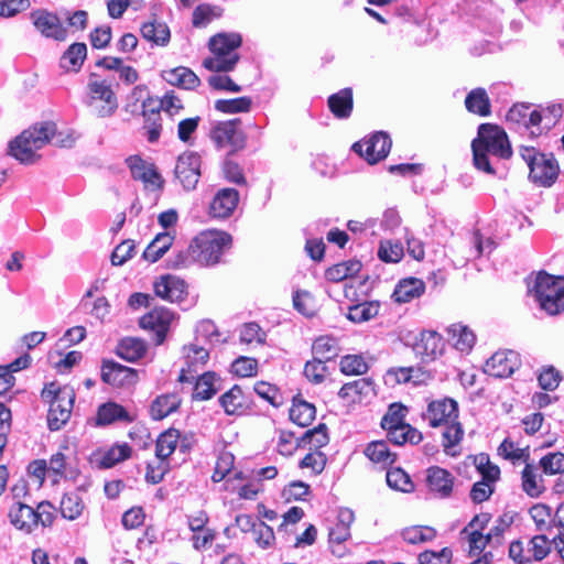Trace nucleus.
<instances>
[{"label": "nucleus", "instance_id": "obj_1", "mask_svg": "<svg viewBox=\"0 0 564 564\" xmlns=\"http://www.w3.org/2000/svg\"><path fill=\"white\" fill-rule=\"evenodd\" d=\"M75 139L69 132L57 131L54 121L36 122L23 130L9 142L8 154L23 164H32L40 159L36 151L52 142L59 148L72 147Z\"/></svg>", "mask_w": 564, "mask_h": 564}, {"label": "nucleus", "instance_id": "obj_2", "mask_svg": "<svg viewBox=\"0 0 564 564\" xmlns=\"http://www.w3.org/2000/svg\"><path fill=\"white\" fill-rule=\"evenodd\" d=\"M471 150L476 169L490 175H495L496 171L489 162V153L503 160L512 155L507 132L495 123H481L478 127V135L471 141Z\"/></svg>", "mask_w": 564, "mask_h": 564}, {"label": "nucleus", "instance_id": "obj_3", "mask_svg": "<svg viewBox=\"0 0 564 564\" xmlns=\"http://www.w3.org/2000/svg\"><path fill=\"white\" fill-rule=\"evenodd\" d=\"M242 36L236 32H220L208 40L210 55L203 61V66L213 73H228L235 69L240 55Z\"/></svg>", "mask_w": 564, "mask_h": 564}, {"label": "nucleus", "instance_id": "obj_4", "mask_svg": "<svg viewBox=\"0 0 564 564\" xmlns=\"http://www.w3.org/2000/svg\"><path fill=\"white\" fill-rule=\"evenodd\" d=\"M56 509L50 501H41L36 508L26 502L11 503L8 509L10 523L19 531L32 533L39 525L48 528L56 518Z\"/></svg>", "mask_w": 564, "mask_h": 564}, {"label": "nucleus", "instance_id": "obj_5", "mask_svg": "<svg viewBox=\"0 0 564 564\" xmlns=\"http://www.w3.org/2000/svg\"><path fill=\"white\" fill-rule=\"evenodd\" d=\"M86 106L96 118H109L119 108V99L110 79L91 73L86 85Z\"/></svg>", "mask_w": 564, "mask_h": 564}, {"label": "nucleus", "instance_id": "obj_6", "mask_svg": "<svg viewBox=\"0 0 564 564\" xmlns=\"http://www.w3.org/2000/svg\"><path fill=\"white\" fill-rule=\"evenodd\" d=\"M232 247V236L224 230L209 229L202 231L191 242L188 250L192 257L204 265L220 262L225 251Z\"/></svg>", "mask_w": 564, "mask_h": 564}, {"label": "nucleus", "instance_id": "obj_7", "mask_svg": "<svg viewBox=\"0 0 564 564\" xmlns=\"http://www.w3.org/2000/svg\"><path fill=\"white\" fill-rule=\"evenodd\" d=\"M41 397L50 403L47 425L51 431H58L70 417L75 392L69 387H59L53 381L42 389Z\"/></svg>", "mask_w": 564, "mask_h": 564}, {"label": "nucleus", "instance_id": "obj_8", "mask_svg": "<svg viewBox=\"0 0 564 564\" xmlns=\"http://www.w3.org/2000/svg\"><path fill=\"white\" fill-rule=\"evenodd\" d=\"M476 467L481 476L480 480L473 484L469 498L475 505L488 501L496 491V484L500 480L501 471L498 465L491 463L486 453L468 455L464 462Z\"/></svg>", "mask_w": 564, "mask_h": 564}, {"label": "nucleus", "instance_id": "obj_9", "mask_svg": "<svg viewBox=\"0 0 564 564\" xmlns=\"http://www.w3.org/2000/svg\"><path fill=\"white\" fill-rule=\"evenodd\" d=\"M532 292L541 310L547 314L558 315L564 311V276L540 271Z\"/></svg>", "mask_w": 564, "mask_h": 564}, {"label": "nucleus", "instance_id": "obj_10", "mask_svg": "<svg viewBox=\"0 0 564 564\" xmlns=\"http://www.w3.org/2000/svg\"><path fill=\"white\" fill-rule=\"evenodd\" d=\"M239 118L219 121L210 130V139L218 149L229 147V154L243 150L247 145V134L241 128Z\"/></svg>", "mask_w": 564, "mask_h": 564}, {"label": "nucleus", "instance_id": "obj_11", "mask_svg": "<svg viewBox=\"0 0 564 564\" xmlns=\"http://www.w3.org/2000/svg\"><path fill=\"white\" fill-rule=\"evenodd\" d=\"M392 147L387 132L377 131L369 139L352 144L354 152L364 158L369 164H376L388 156Z\"/></svg>", "mask_w": 564, "mask_h": 564}, {"label": "nucleus", "instance_id": "obj_12", "mask_svg": "<svg viewBox=\"0 0 564 564\" xmlns=\"http://www.w3.org/2000/svg\"><path fill=\"white\" fill-rule=\"evenodd\" d=\"M126 164L134 181L142 182L145 189L161 191L164 186V178L159 173L154 163L143 160L140 155H130Z\"/></svg>", "mask_w": 564, "mask_h": 564}, {"label": "nucleus", "instance_id": "obj_13", "mask_svg": "<svg viewBox=\"0 0 564 564\" xmlns=\"http://www.w3.org/2000/svg\"><path fill=\"white\" fill-rule=\"evenodd\" d=\"M100 378L104 383L112 388H130L139 382L137 369L123 366L113 360L104 359L101 364Z\"/></svg>", "mask_w": 564, "mask_h": 564}, {"label": "nucleus", "instance_id": "obj_14", "mask_svg": "<svg viewBox=\"0 0 564 564\" xmlns=\"http://www.w3.org/2000/svg\"><path fill=\"white\" fill-rule=\"evenodd\" d=\"M422 417L427 421L431 427H440L459 417L458 403L456 400L448 397L432 400L427 403Z\"/></svg>", "mask_w": 564, "mask_h": 564}, {"label": "nucleus", "instance_id": "obj_15", "mask_svg": "<svg viewBox=\"0 0 564 564\" xmlns=\"http://www.w3.org/2000/svg\"><path fill=\"white\" fill-rule=\"evenodd\" d=\"M200 167L202 158L198 153L187 151L178 156L174 174L184 189L193 191L196 188L200 178Z\"/></svg>", "mask_w": 564, "mask_h": 564}, {"label": "nucleus", "instance_id": "obj_16", "mask_svg": "<svg viewBox=\"0 0 564 564\" xmlns=\"http://www.w3.org/2000/svg\"><path fill=\"white\" fill-rule=\"evenodd\" d=\"M174 318L173 313L165 307H154L139 319L141 328L154 334V343L161 345L166 338L171 323Z\"/></svg>", "mask_w": 564, "mask_h": 564}, {"label": "nucleus", "instance_id": "obj_17", "mask_svg": "<svg viewBox=\"0 0 564 564\" xmlns=\"http://www.w3.org/2000/svg\"><path fill=\"white\" fill-rule=\"evenodd\" d=\"M218 402L228 416H242L253 409V400L249 393H246L241 386L234 384L224 392Z\"/></svg>", "mask_w": 564, "mask_h": 564}, {"label": "nucleus", "instance_id": "obj_18", "mask_svg": "<svg viewBox=\"0 0 564 564\" xmlns=\"http://www.w3.org/2000/svg\"><path fill=\"white\" fill-rule=\"evenodd\" d=\"M31 20L34 28L44 37L59 42L66 40L67 30L56 13L46 9H37L31 13Z\"/></svg>", "mask_w": 564, "mask_h": 564}, {"label": "nucleus", "instance_id": "obj_19", "mask_svg": "<svg viewBox=\"0 0 564 564\" xmlns=\"http://www.w3.org/2000/svg\"><path fill=\"white\" fill-rule=\"evenodd\" d=\"M521 365L519 354L513 350H498L485 364L484 371L495 378L510 377Z\"/></svg>", "mask_w": 564, "mask_h": 564}, {"label": "nucleus", "instance_id": "obj_20", "mask_svg": "<svg viewBox=\"0 0 564 564\" xmlns=\"http://www.w3.org/2000/svg\"><path fill=\"white\" fill-rule=\"evenodd\" d=\"M455 476L440 466H431L426 469V486L429 492L441 499L452 497L455 487Z\"/></svg>", "mask_w": 564, "mask_h": 564}, {"label": "nucleus", "instance_id": "obj_21", "mask_svg": "<svg viewBox=\"0 0 564 564\" xmlns=\"http://www.w3.org/2000/svg\"><path fill=\"white\" fill-rule=\"evenodd\" d=\"M185 367L178 373L180 383H191L195 379L198 369L203 368L209 360V351L195 344L184 346Z\"/></svg>", "mask_w": 564, "mask_h": 564}, {"label": "nucleus", "instance_id": "obj_22", "mask_svg": "<svg viewBox=\"0 0 564 564\" xmlns=\"http://www.w3.org/2000/svg\"><path fill=\"white\" fill-rule=\"evenodd\" d=\"M560 166L553 154L542 153L530 169L529 176L533 183L543 186H552L558 176Z\"/></svg>", "mask_w": 564, "mask_h": 564}, {"label": "nucleus", "instance_id": "obj_23", "mask_svg": "<svg viewBox=\"0 0 564 564\" xmlns=\"http://www.w3.org/2000/svg\"><path fill=\"white\" fill-rule=\"evenodd\" d=\"M239 199L237 189L230 187L219 189L209 204V216L216 219L229 218L236 210Z\"/></svg>", "mask_w": 564, "mask_h": 564}, {"label": "nucleus", "instance_id": "obj_24", "mask_svg": "<svg viewBox=\"0 0 564 564\" xmlns=\"http://www.w3.org/2000/svg\"><path fill=\"white\" fill-rule=\"evenodd\" d=\"M491 513L480 512L475 514L467 525L462 530V534H467L469 544V553L480 554L485 549L482 539V531L488 527L491 521Z\"/></svg>", "mask_w": 564, "mask_h": 564}, {"label": "nucleus", "instance_id": "obj_25", "mask_svg": "<svg viewBox=\"0 0 564 564\" xmlns=\"http://www.w3.org/2000/svg\"><path fill=\"white\" fill-rule=\"evenodd\" d=\"M413 350L422 360H434L443 354V337L435 330H423L416 338Z\"/></svg>", "mask_w": 564, "mask_h": 564}, {"label": "nucleus", "instance_id": "obj_26", "mask_svg": "<svg viewBox=\"0 0 564 564\" xmlns=\"http://www.w3.org/2000/svg\"><path fill=\"white\" fill-rule=\"evenodd\" d=\"M152 101V96L147 97L142 101V111L141 116L143 118V134L147 137V140L150 143H155L159 141L162 133V118L161 111L155 108Z\"/></svg>", "mask_w": 564, "mask_h": 564}, {"label": "nucleus", "instance_id": "obj_27", "mask_svg": "<svg viewBox=\"0 0 564 564\" xmlns=\"http://www.w3.org/2000/svg\"><path fill=\"white\" fill-rule=\"evenodd\" d=\"M155 294L169 302H181L187 295L186 283L174 275L166 274L154 282Z\"/></svg>", "mask_w": 564, "mask_h": 564}, {"label": "nucleus", "instance_id": "obj_28", "mask_svg": "<svg viewBox=\"0 0 564 564\" xmlns=\"http://www.w3.org/2000/svg\"><path fill=\"white\" fill-rule=\"evenodd\" d=\"M95 420L96 425L106 426L115 422L132 423L135 416L130 414L123 405L108 401L98 406Z\"/></svg>", "mask_w": 564, "mask_h": 564}, {"label": "nucleus", "instance_id": "obj_29", "mask_svg": "<svg viewBox=\"0 0 564 564\" xmlns=\"http://www.w3.org/2000/svg\"><path fill=\"white\" fill-rule=\"evenodd\" d=\"M182 404V398L177 392H167L158 395L150 405V416L154 421H161L176 412Z\"/></svg>", "mask_w": 564, "mask_h": 564}, {"label": "nucleus", "instance_id": "obj_30", "mask_svg": "<svg viewBox=\"0 0 564 564\" xmlns=\"http://www.w3.org/2000/svg\"><path fill=\"white\" fill-rule=\"evenodd\" d=\"M327 106L332 115L337 119H347L354 109V93L350 87L332 94L327 99Z\"/></svg>", "mask_w": 564, "mask_h": 564}, {"label": "nucleus", "instance_id": "obj_31", "mask_svg": "<svg viewBox=\"0 0 564 564\" xmlns=\"http://www.w3.org/2000/svg\"><path fill=\"white\" fill-rule=\"evenodd\" d=\"M425 292V283L417 278H405L399 281L392 293L395 303H409L419 299Z\"/></svg>", "mask_w": 564, "mask_h": 564}, {"label": "nucleus", "instance_id": "obj_32", "mask_svg": "<svg viewBox=\"0 0 564 564\" xmlns=\"http://www.w3.org/2000/svg\"><path fill=\"white\" fill-rule=\"evenodd\" d=\"M364 455L371 463L380 465L382 468L392 466L398 459V454L390 451L388 442L383 440L368 443L364 449Z\"/></svg>", "mask_w": 564, "mask_h": 564}, {"label": "nucleus", "instance_id": "obj_33", "mask_svg": "<svg viewBox=\"0 0 564 564\" xmlns=\"http://www.w3.org/2000/svg\"><path fill=\"white\" fill-rule=\"evenodd\" d=\"M315 416L316 408L313 403L305 401L300 395L293 398L289 417L294 424L307 427L315 420Z\"/></svg>", "mask_w": 564, "mask_h": 564}, {"label": "nucleus", "instance_id": "obj_34", "mask_svg": "<svg viewBox=\"0 0 564 564\" xmlns=\"http://www.w3.org/2000/svg\"><path fill=\"white\" fill-rule=\"evenodd\" d=\"M141 36L155 46H166L171 40V32L166 23L156 21L143 22L140 26Z\"/></svg>", "mask_w": 564, "mask_h": 564}, {"label": "nucleus", "instance_id": "obj_35", "mask_svg": "<svg viewBox=\"0 0 564 564\" xmlns=\"http://www.w3.org/2000/svg\"><path fill=\"white\" fill-rule=\"evenodd\" d=\"M341 347L339 339L333 335H321L313 340L312 354L321 360L330 361L337 358Z\"/></svg>", "mask_w": 564, "mask_h": 564}, {"label": "nucleus", "instance_id": "obj_36", "mask_svg": "<svg viewBox=\"0 0 564 564\" xmlns=\"http://www.w3.org/2000/svg\"><path fill=\"white\" fill-rule=\"evenodd\" d=\"M147 350L148 347L142 339L124 337L118 343L115 352L119 358L128 362H135L144 357Z\"/></svg>", "mask_w": 564, "mask_h": 564}, {"label": "nucleus", "instance_id": "obj_37", "mask_svg": "<svg viewBox=\"0 0 564 564\" xmlns=\"http://www.w3.org/2000/svg\"><path fill=\"white\" fill-rule=\"evenodd\" d=\"M163 78L170 85L184 89H195L200 84L198 76L191 68L184 66L164 70Z\"/></svg>", "mask_w": 564, "mask_h": 564}, {"label": "nucleus", "instance_id": "obj_38", "mask_svg": "<svg viewBox=\"0 0 564 564\" xmlns=\"http://www.w3.org/2000/svg\"><path fill=\"white\" fill-rule=\"evenodd\" d=\"M522 490L531 498H539L544 491L543 478L534 465L527 463L521 471Z\"/></svg>", "mask_w": 564, "mask_h": 564}, {"label": "nucleus", "instance_id": "obj_39", "mask_svg": "<svg viewBox=\"0 0 564 564\" xmlns=\"http://www.w3.org/2000/svg\"><path fill=\"white\" fill-rule=\"evenodd\" d=\"M87 56V46L85 43H73L63 53L59 65L66 72L77 73L83 66Z\"/></svg>", "mask_w": 564, "mask_h": 564}, {"label": "nucleus", "instance_id": "obj_40", "mask_svg": "<svg viewBox=\"0 0 564 564\" xmlns=\"http://www.w3.org/2000/svg\"><path fill=\"white\" fill-rule=\"evenodd\" d=\"M181 440V432L177 429L170 427L159 434L155 441V458L169 459L176 451Z\"/></svg>", "mask_w": 564, "mask_h": 564}, {"label": "nucleus", "instance_id": "obj_41", "mask_svg": "<svg viewBox=\"0 0 564 564\" xmlns=\"http://www.w3.org/2000/svg\"><path fill=\"white\" fill-rule=\"evenodd\" d=\"M354 520L355 514L350 509H340L337 514V522L329 530V541L337 544L347 541L350 536V525L354 522Z\"/></svg>", "mask_w": 564, "mask_h": 564}, {"label": "nucleus", "instance_id": "obj_42", "mask_svg": "<svg viewBox=\"0 0 564 564\" xmlns=\"http://www.w3.org/2000/svg\"><path fill=\"white\" fill-rule=\"evenodd\" d=\"M174 237L167 232H160L155 236V238L148 245L145 250L143 251V259L145 261H149L151 263L156 262L160 260L166 251L171 248L173 245Z\"/></svg>", "mask_w": 564, "mask_h": 564}, {"label": "nucleus", "instance_id": "obj_43", "mask_svg": "<svg viewBox=\"0 0 564 564\" xmlns=\"http://www.w3.org/2000/svg\"><path fill=\"white\" fill-rule=\"evenodd\" d=\"M466 109L480 117H487L491 113V102L484 88L470 90L465 98Z\"/></svg>", "mask_w": 564, "mask_h": 564}, {"label": "nucleus", "instance_id": "obj_44", "mask_svg": "<svg viewBox=\"0 0 564 564\" xmlns=\"http://www.w3.org/2000/svg\"><path fill=\"white\" fill-rule=\"evenodd\" d=\"M302 447H307L310 451H321L329 443L328 427L325 423H319L313 429L307 430L300 437Z\"/></svg>", "mask_w": 564, "mask_h": 564}, {"label": "nucleus", "instance_id": "obj_45", "mask_svg": "<svg viewBox=\"0 0 564 564\" xmlns=\"http://www.w3.org/2000/svg\"><path fill=\"white\" fill-rule=\"evenodd\" d=\"M409 409L400 403L394 402L389 405L388 411L382 416L380 425L384 431L402 429L403 426L410 425L405 422Z\"/></svg>", "mask_w": 564, "mask_h": 564}, {"label": "nucleus", "instance_id": "obj_46", "mask_svg": "<svg viewBox=\"0 0 564 564\" xmlns=\"http://www.w3.org/2000/svg\"><path fill=\"white\" fill-rule=\"evenodd\" d=\"M215 381L216 373L214 371L202 373L195 381L192 399L196 401L210 400L218 392Z\"/></svg>", "mask_w": 564, "mask_h": 564}, {"label": "nucleus", "instance_id": "obj_47", "mask_svg": "<svg viewBox=\"0 0 564 564\" xmlns=\"http://www.w3.org/2000/svg\"><path fill=\"white\" fill-rule=\"evenodd\" d=\"M132 447L128 443L113 444L108 451L102 453L98 466L100 468H111L118 463L124 462L132 456Z\"/></svg>", "mask_w": 564, "mask_h": 564}, {"label": "nucleus", "instance_id": "obj_48", "mask_svg": "<svg viewBox=\"0 0 564 564\" xmlns=\"http://www.w3.org/2000/svg\"><path fill=\"white\" fill-rule=\"evenodd\" d=\"M361 268L362 264L359 260L343 261L329 267L325 271V278L329 282H340L359 273Z\"/></svg>", "mask_w": 564, "mask_h": 564}, {"label": "nucleus", "instance_id": "obj_49", "mask_svg": "<svg viewBox=\"0 0 564 564\" xmlns=\"http://www.w3.org/2000/svg\"><path fill=\"white\" fill-rule=\"evenodd\" d=\"M371 381L369 379L360 378L351 382L345 383L338 392L340 399L350 403L361 401V397L371 390Z\"/></svg>", "mask_w": 564, "mask_h": 564}, {"label": "nucleus", "instance_id": "obj_50", "mask_svg": "<svg viewBox=\"0 0 564 564\" xmlns=\"http://www.w3.org/2000/svg\"><path fill=\"white\" fill-rule=\"evenodd\" d=\"M448 334L454 341V347L460 351H469L476 341L474 332L460 323L453 324L448 328Z\"/></svg>", "mask_w": 564, "mask_h": 564}, {"label": "nucleus", "instance_id": "obj_51", "mask_svg": "<svg viewBox=\"0 0 564 564\" xmlns=\"http://www.w3.org/2000/svg\"><path fill=\"white\" fill-rule=\"evenodd\" d=\"M445 427L442 434V446L446 454L455 456L456 453L452 452L454 447H456L464 437V429L458 419H455L453 422H448L443 425Z\"/></svg>", "mask_w": 564, "mask_h": 564}, {"label": "nucleus", "instance_id": "obj_52", "mask_svg": "<svg viewBox=\"0 0 564 564\" xmlns=\"http://www.w3.org/2000/svg\"><path fill=\"white\" fill-rule=\"evenodd\" d=\"M388 442L393 445L402 446L404 444L416 445L423 440L422 433L413 427L412 425L403 426L402 429H395L386 431Z\"/></svg>", "mask_w": 564, "mask_h": 564}, {"label": "nucleus", "instance_id": "obj_53", "mask_svg": "<svg viewBox=\"0 0 564 564\" xmlns=\"http://www.w3.org/2000/svg\"><path fill=\"white\" fill-rule=\"evenodd\" d=\"M387 484L390 488L402 491L412 492L415 488L410 475L401 467H391L386 475Z\"/></svg>", "mask_w": 564, "mask_h": 564}, {"label": "nucleus", "instance_id": "obj_54", "mask_svg": "<svg viewBox=\"0 0 564 564\" xmlns=\"http://www.w3.org/2000/svg\"><path fill=\"white\" fill-rule=\"evenodd\" d=\"M379 303L375 301H366L349 306L347 318L354 323H364L378 315Z\"/></svg>", "mask_w": 564, "mask_h": 564}, {"label": "nucleus", "instance_id": "obj_55", "mask_svg": "<svg viewBox=\"0 0 564 564\" xmlns=\"http://www.w3.org/2000/svg\"><path fill=\"white\" fill-rule=\"evenodd\" d=\"M401 535L409 544H420L434 540L436 538V530L427 525H413L405 528Z\"/></svg>", "mask_w": 564, "mask_h": 564}, {"label": "nucleus", "instance_id": "obj_56", "mask_svg": "<svg viewBox=\"0 0 564 564\" xmlns=\"http://www.w3.org/2000/svg\"><path fill=\"white\" fill-rule=\"evenodd\" d=\"M498 453L505 459L512 462V464H516L517 462H523L527 464L530 459L529 446L520 448L509 438H505L502 441L498 447Z\"/></svg>", "mask_w": 564, "mask_h": 564}, {"label": "nucleus", "instance_id": "obj_57", "mask_svg": "<svg viewBox=\"0 0 564 564\" xmlns=\"http://www.w3.org/2000/svg\"><path fill=\"white\" fill-rule=\"evenodd\" d=\"M252 100L248 96L231 99H218L215 101V109L223 113L248 112L251 109Z\"/></svg>", "mask_w": 564, "mask_h": 564}, {"label": "nucleus", "instance_id": "obj_58", "mask_svg": "<svg viewBox=\"0 0 564 564\" xmlns=\"http://www.w3.org/2000/svg\"><path fill=\"white\" fill-rule=\"evenodd\" d=\"M553 542L546 535L538 534L532 536L528 543V553L532 561L541 562L549 556Z\"/></svg>", "mask_w": 564, "mask_h": 564}, {"label": "nucleus", "instance_id": "obj_59", "mask_svg": "<svg viewBox=\"0 0 564 564\" xmlns=\"http://www.w3.org/2000/svg\"><path fill=\"white\" fill-rule=\"evenodd\" d=\"M223 9L209 3H202L193 11L192 24L195 28L206 26L212 20L220 18Z\"/></svg>", "mask_w": 564, "mask_h": 564}, {"label": "nucleus", "instance_id": "obj_60", "mask_svg": "<svg viewBox=\"0 0 564 564\" xmlns=\"http://www.w3.org/2000/svg\"><path fill=\"white\" fill-rule=\"evenodd\" d=\"M171 464L166 458H155V460L149 462L145 467V481L151 485H158L164 476L170 473Z\"/></svg>", "mask_w": 564, "mask_h": 564}, {"label": "nucleus", "instance_id": "obj_61", "mask_svg": "<svg viewBox=\"0 0 564 564\" xmlns=\"http://www.w3.org/2000/svg\"><path fill=\"white\" fill-rule=\"evenodd\" d=\"M339 368L346 376H361L368 371L369 366L361 355H346L341 357Z\"/></svg>", "mask_w": 564, "mask_h": 564}, {"label": "nucleus", "instance_id": "obj_62", "mask_svg": "<svg viewBox=\"0 0 564 564\" xmlns=\"http://www.w3.org/2000/svg\"><path fill=\"white\" fill-rule=\"evenodd\" d=\"M84 509L82 498L76 494H65L59 503V511L67 520L77 519Z\"/></svg>", "mask_w": 564, "mask_h": 564}, {"label": "nucleus", "instance_id": "obj_63", "mask_svg": "<svg viewBox=\"0 0 564 564\" xmlns=\"http://www.w3.org/2000/svg\"><path fill=\"white\" fill-rule=\"evenodd\" d=\"M69 466V458L62 451L56 452L50 457L47 462L48 476L56 482L63 477H66L67 468Z\"/></svg>", "mask_w": 564, "mask_h": 564}, {"label": "nucleus", "instance_id": "obj_64", "mask_svg": "<svg viewBox=\"0 0 564 564\" xmlns=\"http://www.w3.org/2000/svg\"><path fill=\"white\" fill-rule=\"evenodd\" d=\"M453 552L443 547L440 552L425 550L417 556V564H452Z\"/></svg>", "mask_w": 564, "mask_h": 564}]
</instances>
